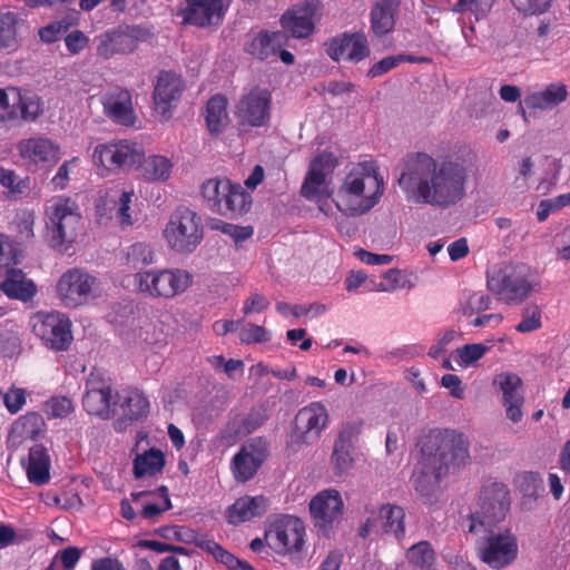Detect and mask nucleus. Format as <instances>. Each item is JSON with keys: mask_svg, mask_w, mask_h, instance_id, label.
Wrapping results in <instances>:
<instances>
[{"mask_svg": "<svg viewBox=\"0 0 570 570\" xmlns=\"http://www.w3.org/2000/svg\"><path fill=\"white\" fill-rule=\"evenodd\" d=\"M336 166L331 153L316 155L301 188L306 199L314 202L318 210L327 217L334 216L335 208L346 217H358L368 213L381 200L385 183L373 161H363L352 166L335 190L326 184V175Z\"/></svg>", "mask_w": 570, "mask_h": 570, "instance_id": "f257e3e1", "label": "nucleus"}, {"mask_svg": "<svg viewBox=\"0 0 570 570\" xmlns=\"http://www.w3.org/2000/svg\"><path fill=\"white\" fill-rule=\"evenodd\" d=\"M468 177L460 157L439 160L416 153L405 158L397 183L409 202L448 208L464 198Z\"/></svg>", "mask_w": 570, "mask_h": 570, "instance_id": "f03ea898", "label": "nucleus"}, {"mask_svg": "<svg viewBox=\"0 0 570 570\" xmlns=\"http://www.w3.org/2000/svg\"><path fill=\"white\" fill-rule=\"evenodd\" d=\"M534 269L525 263L502 262L487 272V288L498 301L508 305H520L538 287Z\"/></svg>", "mask_w": 570, "mask_h": 570, "instance_id": "7ed1b4c3", "label": "nucleus"}, {"mask_svg": "<svg viewBox=\"0 0 570 570\" xmlns=\"http://www.w3.org/2000/svg\"><path fill=\"white\" fill-rule=\"evenodd\" d=\"M421 454L450 473L470 462L469 441L455 430H432L422 440Z\"/></svg>", "mask_w": 570, "mask_h": 570, "instance_id": "20e7f679", "label": "nucleus"}, {"mask_svg": "<svg viewBox=\"0 0 570 570\" xmlns=\"http://www.w3.org/2000/svg\"><path fill=\"white\" fill-rule=\"evenodd\" d=\"M511 508V494L508 487L500 482L481 488L478 499L469 514V531L479 534L502 522Z\"/></svg>", "mask_w": 570, "mask_h": 570, "instance_id": "39448f33", "label": "nucleus"}, {"mask_svg": "<svg viewBox=\"0 0 570 570\" xmlns=\"http://www.w3.org/2000/svg\"><path fill=\"white\" fill-rule=\"evenodd\" d=\"M81 223L79 207L68 197L53 199L46 208V229L50 246L68 249L76 240Z\"/></svg>", "mask_w": 570, "mask_h": 570, "instance_id": "423d86ee", "label": "nucleus"}, {"mask_svg": "<svg viewBox=\"0 0 570 570\" xmlns=\"http://www.w3.org/2000/svg\"><path fill=\"white\" fill-rule=\"evenodd\" d=\"M193 275L183 268H151L134 276L136 291L150 298L171 299L185 293Z\"/></svg>", "mask_w": 570, "mask_h": 570, "instance_id": "0eeeda50", "label": "nucleus"}, {"mask_svg": "<svg viewBox=\"0 0 570 570\" xmlns=\"http://www.w3.org/2000/svg\"><path fill=\"white\" fill-rule=\"evenodd\" d=\"M203 237L202 217L188 207H178L170 215L164 229V238L167 245L178 254L195 252Z\"/></svg>", "mask_w": 570, "mask_h": 570, "instance_id": "6e6552de", "label": "nucleus"}, {"mask_svg": "<svg viewBox=\"0 0 570 570\" xmlns=\"http://www.w3.org/2000/svg\"><path fill=\"white\" fill-rule=\"evenodd\" d=\"M154 36L155 30L149 24H121L99 37L97 55L104 59L115 55H130L139 43L151 40Z\"/></svg>", "mask_w": 570, "mask_h": 570, "instance_id": "1a4fd4ad", "label": "nucleus"}, {"mask_svg": "<svg viewBox=\"0 0 570 570\" xmlns=\"http://www.w3.org/2000/svg\"><path fill=\"white\" fill-rule=\"evenodd\" d=\"M56 291L66 307H78L97 298L101 293V286L95 275L75 267L60 276Z\"/></svg>", "mask_w": 570, "mask_h": 570, "instance_id": "9d476101", "label": "nucleus"}, {"mask_svg": "<svg viewBox=\"0 0 570 570\" xmlns=\"http://www.w3.org/2000/svg\"><path fill=\"white\" fill-rule=\"evenodd\" d=\"M479 559L490 568L501 570L512 564L519 551L518 539L510 529L489 533L476 540Z\"/></svg>", "mask_w": 570, "mask_h": 570, "instance_id": "9b49d317", "label": "nucleus"}, {"mask_svg": "<svg viewBox=\"0 0 570 570\" xmlns=\"http://www.w3.org/2000/svg\"><path fill=\"white\" fill-rule=\"evenodd\" d=\"M328 424V412L322 402H312L295 416V429L289 444L295 449L316 442Z\"/></svg>", "mask_w": 570, "mask_h": 570, "instance_id": "f8f14e48", "label": "nucleus"}, {"mask_svg": "<svg viewBox=\"0 0 570 570\" xmlns=\"http://www.w3.org/2000/svg\"><path fill=\"white\" fill-rule=\"evenodd\" d=\"M32 327L43 344L55 351L66 350L72 341L71 323L60 312L36 316Z\"/></svg>", "mask_w": 570, "mask_h": 570, "instance_id": "ddd939ff", "label": "nucleus"}, {"mask_svg": "<svg viewBox=\"0 0 570 570\" xmlns=\"http://www.w3.org/2000/svg\"><path fill=\"white\" fill-rule=\"evenodd\" d=\"M92 157L108 170L127 169L141 163L144 151L138 144L121 140L97 146Z\"/></svg>", "mask_w": 570, "mask_h": 570, "instance_id": "4468645a", "label": "nucleus"}, {"mask_svg": "<svg viewBox=\"0 0 570 570\" xmlns=\"http://www.w3.org/2000/svg\"><path fill=\"white\" fill-rule=\"evenodd\" d=\"M304 534L303 522L298 518L285 515L271 524L266 531V540L277 553H287L302 548Z\"/></svg>", "mask_w": 570, "mask_h": 570, "instance_id": "2eb2a0df", "label": "nucleus"}, {"mask_svg": "<svg viewBox=\"0 0 570 570\" xmlns=\"http://www.w3.org/2000/svg\"><path fill=\"white\" fill-rule=\"evenodd\" d=\"M269 111V91L253 89L237 101L234 115L239 127H262L268 121Z\"/></svg>", "mask_w": 570, "mask_h": 570, "instance_id": "dca6fc26", "label": "nucleus"}, {"mask_svg": "<svg viewBox=\"0 0 570 570\" xmlns=\"http://www.w3.org/2000/svg\"><path fill=\"white\" fill-rule=\"evenodd\" d=\"M267 455V443L263 439L254 438L244 443L230 463L235 480L244 483L253 479Z\"/></svg>", "mask_w": 570, "mask_h": 570, "instance_id": "f3484780", "label": "nucleus"}, {"mask_svg": "<svg viewBox=\"0 0 570 570\" xmlns=\"http://www.w3.org/2000/svg\"><path fill=\"white\" fill-rule=\"evenodd\" d=\"M344 503L341 493L335 489L323 490L309 503V511L323 532H327L337 524L343 515Z\"/></svg>", "mask_w": 570, "mask_h": 570, "instance_id": "a211bd4d", "label": "nucleus"}, {"mask_svg": "<svg viewBox=\"0 0 570 570\" xmlns=\"http://www.w3.org/2000/svg\"><path fill=\"white\" fill-rule=\"evenodd\" d=\"M358 435L360 425L356 423H346L340 430L330 458L335 475H346L352 470L354 464L353 452Z\"/></svg>", "mask_w": 570, "mask_h": 570, "instance_id": "6ab92c4d", "label": "nucleus"}, {"mask_svg": "<svg viewBox=\"0 0 570 570\" xmlns=\"http://www.w3.org/2000/svg\"><path fill=\"white\" fill-rule=\"evenodd\" d=\"M371 513L372 517H368L360 528L361 537L366 538L374 532L391 533L396 538L404 534L405 512L403 508L387 503L380 508L377 515H375L374 510Z\"/></svg>", "mask_w": 570, "mask_h": 570, "instance_id": "aec40b11", "label": "nucleus"}, {"mask_svg": "<svg viewBox=\"0 0 570 570\" xmlns=\"http://www.w3.org/2000/svg\"><path fill=\"white\" fill-rule=\"evenodd\" d=\"M326 52L334 61L357 63L368 57L370 47L363 32H344L330 40Z\"/></svg>", "mask_w": 570, "mask_h": 570, "instance_id": "412c9836", "label": "nucleus"}, {"mask_svg": "<svg viewBox=\"0 0 570 570\" xmlns=\"http://www.w3.org/2000/svg\"><path fill=\"white\" fill-rule=\"evenodd\" d=\"M184 90L185 83L180 76L171 71L160 72L154 90L156 111L168 119Z\"/></svg>", "mask_w": 570, "mask_h": 570, "instance_id": "4be33fe9", "label": "nucleus"}, {"mask_svg": "<svg viewBox=\"0 0 570 570\" xmlns=\"http://www.w3.org/2000/svg\"><path fill=\"white\" fill-rule=\"evenodd\" d=\"M86 385L87 391L82 399L85 410L91 415L105 419L114 414L116 403L112 401L111 386L94 373L89 375Z\"/></svg>", "mask_w": 570, "mask_h": 570, "instance_id": "5701e85b", "label": "nucleus"}, {"mask_svg": "<svg viewBox=\"0 0 570 570\" xmlns=\"http://www.w3.org/2000/svg\"><path fill=\"white\" fill-rule=\"evenodd\" d=\"M320 8L317 1H305L283 13L281 24L294 38H306L314 31V17Z\"/></svg>", "mask_w": 570, "mask_h": 570, "instance_id": "b1692460", "label": "nucleus"}, {"mask_svg": "<svg viewBox=\"0 0 570 570\" xmlns=\"http://www.w3.org/2000/svg\"><path fill=\"white\" fill-rule=\"evenodd\" d=\"M493 385L498 386L502 393L507 417L513 423L521 421L524 402L521 379L514 373H501L494 377Z\"/></svg>", "mask_w": 570, "mask_h": 570, "instance_id": "393cba45", "label": "nucleus"}, {"mask_svg": "<svg viewBox=\"0 0 570 570\" xmlns=\"http://www.w3.org/2000/svg\"><path fill=\"white\" fill-rule=\"evenodd\" d=\"M567 98V86L562 82H552L540 90L527 95L519 104V110L523 118L527 119V109L548 111L558 107Z\"/></svg>", "mask_w": 570, "mask_h": 570, "instance_id": "a878e982", "label": "nucleus"}, {"mask_svg": "<svg viewBox=\"0 0 570 570\" xmlns=\"http://www.w3.org/2000/svg\"><path fill=\"white\" fill-rule=\"evenodd\" d=\"M20 157L28 164L52 165L60 159V148L46 137H32L18 144Z\"/></svg>", "mask_w": 570, "mask_h": 570, "instance_id": "bb28decb", "label": "nucleus"}, {"mask_svg": "<svg viewBox=\"0 0 570 570\" xmlns=\"http://www.w3.org/2000/svg\"><path fill=\"white\" fill-rule=\"evenodd\" d=\"M446 474L449 473L445 470L439 469L438 463H434L432 459L422 454L413 473V484L416 492L424 498L425 502H432V498L439 489L441 479Z\"/></svg>", "mask_w": 570, "mask_h": 570, "instance_id": "cd10ccee", "label": "nucleus"}, {"mask_svg": "<svg viewBox=\"0 0 570 570\" xmlns=\"http://www.w3.org/2000/svg\"><path fill=\"white\" fill-rule=\"evenodd\" d=\"M185 21L198 27L217 26L224 16L223 0H187Z\"/></svg>", "mask_w": 570, "mask_h": 570, "instance_id": "c85d7f7f", "label": "nucleus"}, {"mask_svg": "<svg viewBox=\"0 0 570 570\" xmlns=\"http://www.w3.org/2000/svg\"><path fill=\"white\" fill-rule=\"evenodd\" d=\"M28 31V23L16 12L0 13V51L16 52L20 46L22 36Z\"/></svg>", "mask_w": 570, "mask_h": 570, "instance_id": "c756f323", "label": "nucleus"}, {"mask_svg": "<svg viewBox=\"0 0 570 570\" xmlns=\"http://www.w3.org/2000/svg\"><path fill=\"white\" fill-rule=\"evenodd\" d=\"M269 500L264 495H244L238 498L227 510V519L232 524H239L264 515Z\"/></svg>", "mask_w": 570, "mask_h": 570, "instance_id": "7c9ffc66", "label": "nucleus"}, {"mask_svg": "<svg viewBox=\"0 0 570 570\" xmlns=\"http://www.w3.org/2000/svg\"><path fill=\"white\" fill-rule=\"evenodd\" d=\"M132 502L141 505L140 517L155 521L163 512L171 508L167 487H160L156 492L140 491L131 493Z\"/></svg>", "mask_w": 570, "mask_h": 570, "instance_id": "2f4dec72", "label": "nucleus"}, {"mask_svg": "<svg viewBox=\"0 0 570 570\" xmlns=\"http://www.w3.org/2000/svg\"><path fill=\"white\" fill-rule=\"evenodd\" d=\"M0 289L11 299L28 302L37 293V286L21 269L10 268L0 284Z\"/></svg>", "mask_w": 570, "mask_h": 570, "instance_id": "473e14b6", "label": "nucleus"}, {"mask_svg": "<svg viewBox=\"0 0 570 570\" xmlns=\"http://www.w3.org/2000/svg\"><path fill=\"white\" fill-rule=\"evenodd\" d=\"M120 415L122 419L116 423L117 429L121 430L124 421H137L144 419L149 413V401L138 390H126L118 394Z\"/></svg>", "mask_w": 570, "mask_h": 570, "instance_id": "72a5a7b5", "label": "nucleus"}, {"mask_svg": "<svg viewBox=\"0 0 570 570\" xmlns=\"http://www.w3.org/2000/svg\"><path fill=\"white\" fill-rule=\"evenodd\" d=\"M285 40L286 36L282 31H261L246 45V52L259 60H266L278 53Z\"/></svg>", "mask_w": 570, "mask_h": 570, "instance_id": "f704fd0d", "label": "nucleus"}, {"mask_svg": "<svg viewBox=\"0 0 570 570\" xmlns=\"http://www.w3.org/2000/svg\"><path fill=\"white\" fill-rule=\"evenodd\" d=\"M400 0H377L371 11V28L377 37L390 33L395 26Z\"/></svg>", "mask_w": 570, "mask_h": 570, "instance_id": "c9c22d12", "label": "nucleus"}, {"mask_svg": "<svg viewBox=\"0 0 570 570\" xmlns=\"http://www.w3.org/2000/svg\"><path fill=\"white\" fill-rule=\"evenodd\" d=\"M27 475L31 483L42 485L50 480V459L42 445H35L29 452Z\"/></svg>", "mask_w": 570, "mask_h": 570, "instance_id": "e433bc0d", "label": "nucleus"}, {"mask_svg": "<svg viewBox=\"0 0 570 570\" xmlns=\"http://www.w3.org/2000/svg\"><path fill=\"white\" fill-rule=\"evenodd\" d=\"M196 546L203 551L212 554L218 562L225 564L229 570H254L248 562L237 559L208 535H199L196 539Z\"/></svg>", "mask_w": 570, "mask_h": 570, "instance_id": "4c0bfd02", "label": "nucleus"}, {"mask_svg": "<svg viewBox=\"0 0 570 570\" xmlns=\"http://www.w3.org/2000/svg\"><path fill=\"white\" fill-rule=\"evenodd\" d=\"M105 110L110 118L121 125H132L135 121L131 96L128 91H120L110 96L105 102Z\"/></svg>", "mask_w": 570, "mask_h": 570, "instance_id": "58836bf2", "label": "nucleus"}, {"mask_svg": "<svg viewBox=\"0 0 570 570\" xmlns=\"http://www.w3.org/2000/svg\"><path fill=\"white\" fill-rule=\"evenodd\" d=\"M232 183L228 179L212 178L202 186V196L207 207L220 215V208L225 204Z\"/></svg>", "mask_w": 570, "mask_h": 570, "instance_id": "ea45409f", "label": "nucleus"}, {"mask_svg": "<svg viewBox=\"0 0 570 570\" xmlns=\"http://www.w3.org/2000/svg\"><path fill=\"white\" fill-rule=\"evenodd\" d=\"M205 119L213 135H218L228 124L227 100L223 96L212 97L206 106Z\"/></svg>", "mask_w": 570, "mask_h": 570, "instance_id": "a19ab883", "label": "nucleus"}, {"mask_svg": "<svg viewBox=\"0 0 570 570\" xmlns=\"http://www.w3.org/2000/svg\"><path fill=\"white\" fill-rule=\"evenodd\" d=\"M140 164L142 176L149 181H165L171 175L173 163L165 156L151 155Z\"/></svg>", "mask_w": 570, "mask_h": 570, "instance_id": "79ce46f5", "label": "nucleus"}, {"mask_svg": "<svg viewBox=\"0 0 570 570\" xmlns=\"http://www.w3.org/2000/svg\"><path fill=\"white\" fill-rule=\"evenodd\" d=\"M155 262V250L146 242H136L124 252V264L130 269H139Z\"/></svg>", "mask_w": 570, "mask_h": 570, "instance_id": "37998d69", "label": "nucleus"}, {"mask_svg": "<svg viewBox=\"0 0 570 570\" xmlns=\"http://www.w3.org/2000/svg\"><path fill=\"white\" fill-rule=\"evenodd\" d=\"M250 207V196L238 184H232L220 215L234 216L246 213Z\"/></svg>", "mask_w": 570, "mask_h": 570, "instance_id": "c03bdc74", "label": "nucleus"}, {"mask_svg": "<svg viewBox=\"0 0 570 570\" xmlns=\"http://www.w3.org/2000/svg\"><path fill=\"white\" fill-rule=\"evenodd\" d=\"M164 454L159 450L151 449L144 454L137 455L134 463V474L136 478L145 475H155L164 468Z\"/></svg>", "mask_w": 570, "mask_h": 570, "instance_id": "a18cd8bd", "label": "nucleus"}, {"mask_svg": "<svg viewBox=\"0 0 570 570\" xmlns=\"http://www.w3.org/2000/svg\"><path fill=\"white\" fill-rule=\"evenodd\" d=\"M382 278L380 283L372 282V286L368 287V291L392 293L414 287V283L397 268H390L383 274Z\"/></svg>", "mask_w": 570, "mask_h": 570, "instance_id": "49530a36", "label": "nucleus"}, {"mask_svg": "<svg viewBox=\"0 0 570 570\" xmlns=\"http://www.w3.org/2000/svg\"><path fill=\"white\" fill-rule=\"evenodd\" d=\"M491 297L483 292L466 291L460 298L459 308L465 318H472L474 315L489 309Z\"/></svg>", "mask_w": 570, "mask_h": 570, "instance_id": "de8ad7c7", "label": "nucleus"}, {"mask_svg": "<svg viewBox=\"0 0 570 570\" xmlns=\"http://www.w3.org/2000/svg\"><path fill=\"white\" fill-rule=\"evenodd\" d=\"M409 562L421 570H431L435 561V552L428 541H420L407 549Z\"/></svg>", "mask_w": 570, "mask_h": 570, "instance_id": "09e8293b", "label": "nucleus"}, {"mask_svg": "<svg viewBox=\"0 0 570 570\" xmlns=\"http://www.w3.org/2000/svg\"><path fill=\"white\" fill-rule=\"evenodd\" d=\"M21 100L20 89L16 87L0 88V121L19 118L17 104Z\"/></svg>", "mask_w": 570, "mask_h": 570, "instance_id": "8fccbe9b", "label": "nucleus"}, {"mask_svg": "<svg viewBox=\"0 0 570 570\" xmlns=\"http://www.w3.org/2000/svg\"><path fill=\"white\" fill-rule=\"evenodd\" d=\"M21 100L17 108L19 117L26 121H35L42 112V102L38 95L20 89Z\"/></svg>", "mask_w": 570, "mask_h": 570, "instance_id": "3c124183", "label": "nucleus"}, {"mask_svg": "<svg viewBox=\"0 0 570 570\" xmlns=\"http://www.w3.org/2000/svg\"><path fill=\"white\" fill-rule=\"evenodd\" d=\"M495 0H458L452 8L453 12H471L476 20H481L491 11Z\"/></svg>", "mask_w": 570, "mask_h": 570, "instance_id": "603ef678", "label": "nucleus"}, {"mask_svg": "<svg viewBox=\"0 0 570 570\" xmlns=\"http://www.w3.org/2000/svg\"><path fill=\"white\" fill-rule=\"evenodd\" d=\"M542 326V311L538 305H528L521 312V321L515 326L519 333H531Z\"/></svg>", "mask_w": 570, "mask_h": 570, "instance_id": "864d4df0", "label": "nucleus"}, {"mask_svg": "<svg viewBox=\"0 0 570 570\" xmlns=\"http://www.w3.org/2000/svg\"><path fill=\"white\" fill-rule=\"evenodd\" d=\"M0 184L12 195H22L29 190V177L21 178L13 170L0 167Z\"/></svg>", "mask_w": 570, "mask_h": 570, "instance_id": "5fc2aeb1", "label": "nucleus"}, {"mask_svg": "<svg viewBox=\"0 0 570 570\" xmlns=\"http://www.w3.org/2000/svg\"><path fill=\"white\" fill-rule=\"evenodd\" d=\"M489 351V346L481 343L466 344L456 350L459 364L464 367L474 365Z\"/></svg>", "mask_w": 570, "mask_h": 570, "instance_id": "6e6d98bb", "label": "nucleus"}, {"mask_svg": "<svg viewBox=\"0 0 570 570\" xmlns=\"http://www.w3.org/2000/svg\"><path fill=\"white\" fill-rule=\"evenodd\" d=\"M20 334L13 328L0 331V354L3 356H13L20 352Z\"/></svg>", "mask_w": 570, "mask_h": 570, "instance_id": "4d7b16f0", "label": "nucleus"}, {"mask_svg": "<svg viewBox=\"0 0 570 570\" xmlns=\"http://www.w3.org/2000/svg\"><path fill=\"white\" fill-rule=\"evenodd\" d=\"M42 425V417L37 413L22 416L13 426V431L24 438L33 439Z\"/></svg>", "mask_w": 570, "mask_h": 570, "instance_id": "13d9d810", "label": "nucleus"}, {"mask_svg": "<svg viewBox=\"0 0 570 570\" xmlns=\"http://www.w3.org/2000/svg\"><path fill=\"white\" fill-rule=\"evenodd\" d=\"M72 26L68 19H61L42 27L39 30V38L46 43H52L60 39V37Z\"/></svg>", "mask_w": 570, "mask_h": 570, "instance_id": "bf43d9fd", "label": "nucleus"}, {"mask_svg": "<svg viewBox=\"0 0 570 570\" xmlns=\"http://www.w3.org/2000/svg\"><path fill=\"white\" fill-rule=\"evenodd\" d=\"M405 60L413 61V59L411 57H406L404 55L385 57V58L381 59L380 61H377L376 63H374L370 68V70L367 71V77L368 78L380 77V76L389 72L390 70L394 69L395 67H397L401 62H403Z\"/></svg>", "mask_w": 570, "mask_h": 570, "instance_id": "052dcab7", "label": "nucleus"}, {"mask_svg": "<svg viewBox=\"0 0 570 570\" xmlns=\"http://www.w3.org/2000/svg\"><path fill=\"white\" fill-rule=\"evenodd\" d=\"M78 163L79 158L73 157L70 160H66L63 164L60 165L56 175L50 180V184L55 190H62L67 187L70 180V175L72 174L73 169L78 166Z\"/></svg>", "mask_w": 570, "mask_h": 570, "instance_id": "680f3d73", "label": "nucleus"}, {"mask_svg": "<svg viewBox=\"0 0 570 570\" xmlns=\"http://www.w3.org/2000/svg\"><path fill=\"white\" fill-rule=\"evenodd\" d=\"M269 338V332L265 327L255 324H247L239 332V340L245 344L264 343Z\"/></svg>", "mask_w": 570, "mask_h": 570, "instance_id": "e2e57ef3", "label": "nucleus"}, {"mask_svg": "<svg viewBox=\"0 0 570 570\" xmlns=\"http://www.w3.org/2000/svg\"><path fill=\"white\" fill-rule=\"evenodd\" d=\"M73 411L72 401L66 396H57L46 402V412L53 417H66Z\"/></svg>", "mask_w": 570, "mask_h": 570, "instance_id": "0e129e2a", "label": "nucleus"}, {"mask_svg": "<svg viewBox=\"0 0 570 570\" xmlns=\"http://www.w3.org/2000/svg\"><path fill=\"white\" fill-rule=\"evenodd\" d=\"M134 191H122L117 203L116 217L121 226L132 225L130 215V204L132 202Z\"/></svg>", "mask_w": 570, "mask_h": 570, "instance_id": "69168bd1", "label": "nucleus"}, {"mask_svg": "<svg viewBox=\"0 0 570 570\" xmlns=\"http://www.w3.org/2000/svg\"><path fill=\"white\" fill-rule=\"evenodd\" d=\"M553 247L559 259L570 261V225L554 236Z\"/></svg>", "mask_w": 570, "mask_h": 570, "instance_id": "338daca9", "label": "nucleus"}, {"mask_svg": "<svg viewBox=\"0 0 570 570\" xmlns=\"http://www.w3.org/2000/svg\"><path fill=\"white\" fill-rule=\"evenodd\" d=\"M553 247L559 259L570 261V225L554 236Z\"/></svg>", "mask_w": 570, "mask_h": 570, "instance_id": "774afa93", "label": "nucleus"}]
</instances>
